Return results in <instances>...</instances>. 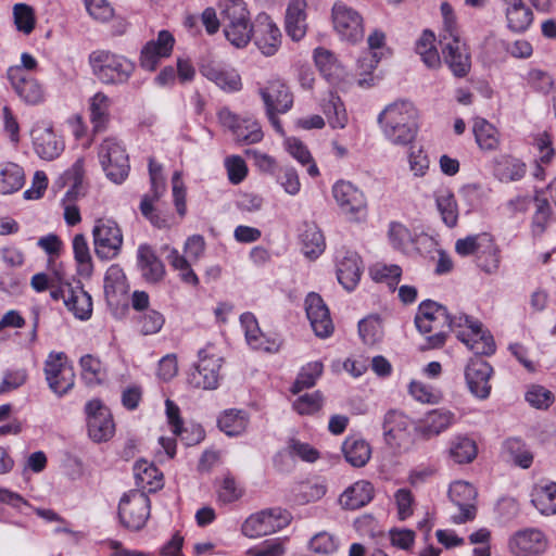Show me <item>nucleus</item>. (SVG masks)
<instances>
[{
    "mask_svg": "<svg viewBox=\"0 0 556 556\" xmlns=\"http://www.w3.org/2000/svg\"><path fill=\"white\" fill-rule=\"evenodd\" d=\"M417 117V109L410 101L396 100L380 112L377 122L388 141L407 146L416 138Z\"/></svg>",
    "mask_w": 556,
    "mask_h": 556,
    "instance_id": "1",
    "label": "nucleus"
},
{
    "mask_svg": "<svg viewBox=\"0 0 556 556\" xmlns=\"http://www.w3.org/2000/svg\"><path fill=\"white\" fill-rule=\"evenodd\" d=\"M450 323V313L445 306L430 300L422 302L415 316V325L426 336L424 349L441 348L448 334Z\"/></svg>",
    "mask_w": 556,
    "mask_h": 556,
    "instance_id": "2",
    "label": "nucleus"
},
{
    "mask_svg": "<svg viewBox=\"0 0 556 556\" xmlns=\"http://www.w3.org/2000/svg\"><path fill=\"white\" fill-rule=\"evenodd\" d=\"M88 63L93 76L104 85L126 84L135 72L134 62L110 50L92 51Z\"/></svg>",
    "mask_w": 556,
    "mask_h": 556,
    "instance_id": "3",
    "label": "nucleus"
},
{
    "mask_svg": "<svg viewBox=\"0 0 556 556\" xmlns=\"http://www.w3.org/2000/svg\"><path fill=\"white\" fill-rule=\"evenodd\" d=\"M198 358L194 370L190 374L189 382L199 389L216 390L222 379L220 370L224 358L212 344L201 349L198 352Z\"/></svg>",
    "mask_w": 556,
    "mask_h": 556,
    "instance_id": "4",
    "label": "nucleus"
},
{
    "mask_svg": "<svg viewBox=\"0 0 556 556\" xmlns=\"http://www.w3.org/2000/svg\"><path fill=\"white\" fill-rule=\"evenodd\" d=\"M43 374L49 389L59 397L67 394L75 386V371L64 352L51 351L45 363Z\"/></svg>",
    "mask_w": 556,
    "mask_h": 556,
    "instance_id": "5",
    "label": "nucleus"
},
{
    "mask_svg": "<svg viewBox=\"0 0 556 556\" xmlns=\"http://www.w3.org/2000/svg\"><path fill=\"white\" fill-rule=\"evenodd\" d=\"M98 156L111 181L121 184L127 178L130 169L129 157L125 146L117 138H105L99 147Z\"/></svg>",
    "mask_w": 556,
    "mask_h": 556,
    "instance_id": "6",
    "label": "nucleus"
},
{
    "mask_svg": "<svg viewBox=\"0 0 556 556\" xmlns=\"http://www.w3.org/2000/svg\"><path fill=\"white\" fill-rule=\"evenodd\" d=\"M332 197L341 213L354 223L364 222L367 217V199L364 192L346 180L337 181L331 189Z\"/></svg>",
    "mask_w": 556,
    "mask_h": 556,
    "instance_id": "7",
    "label": "nucleus"
},
{
    "mask_svg": "<svg viewBox=\"0 0 556 556\" xmlns=\"http://www.w3.org/2000/svg\"><path fill=\"white\" fill-rule=\"evenodd\" d=\"M96 255L101 260L115 258L123 245V232L118 224L106 217L96 219L92 228Z\"/></svg>",
    "mask_w": 556,
    "mask_h": 556,
    "instance_id": "8",
    "label": "nucleus"
},
{
    "mask_svg": "<svg viewBox=\"0 0 556 556\" xmlns=\"http://www.w3.org/2000/svg\"><path fill=\"white\" fill-rule=\"evenodd\" d=\"M150 498L143 492L131 490L118 504V517L123 526L132 531L142 529L150 517Z\"/></svg>",
    "mask_w": 556,
    "mask_h": 556,
    "instance_id": "9",
    "label": "nucleus"
},
{
    "mask_svg": "<svg viewBox=\"0 0 556 556\" xmlns=\"http://www.w3.org/2000/svg\"><path fill=\"white\" fill-rule=\"evenodd\" d=\"M291 518V514L286 509H265L251 515L243 522L241 530L249 538L268 535L286 528L290 523Z\"/></svg>",
    "mask_w": 556,
    "mask_h": 556,
    "instance_id": "10",
    "label": "nucleus"
},
{
    "mask_svg": "<svg viewBox=\"0 0 556 556\" xmlns=\"http://www.w3.org/2000/svg\"><path fill=\"white\" fill-rule=\"evenodd\" d=\"M220 125L227 128L237 143L254 144L262 141L264 134L260 123L250 116H239L228 108H222L217 112Z\"/></svg>",
    "mask_w": 556,
    "mask_h": 556,
    "instance_id": "11",
    "label": "nucleus"
},
{
    "mask_svg": "<svg viewBox=\"0 0 556 556\" xmlns=\"http://www.w3.org/2000/svg\"><path fill=\"white\" fill-rule=\"evenodd\" d=\"M332 24L339 37L350 43H357L364 38V22L361 14L343 2L332 7Z\"/></svg>",
    "mask_w": 556,
    "mask_h": 556,
    "instance_id": "12",
    "label": "nucleus"
},
{
    "mask_svg": "<svg viewBox=\"0 0 556 556\" xmlns=\"http://www.w3.org/2000/svg\"><path fill=\"white\" fill-rule=\"evenodd\" d=\"M85 412L88 434L93 442H106L113 438L115 425L110 409L101 401L90 400L85 406Z\"/></svg>",
    "mask_w": 556,
    "mask_h": 556,
    "instance_id": "13",
    "label": "nucleus"
},
{
    "mask_svg": "<svg viewBox=\"0 0 556 556\" xmlns=\"http://www.w3.org/2000/svg\"><path fill=\"white\" fill-rule=\"evenodd\" d=\"M444 63L455 77L463 78L471 68V55L462 37H445L439 40Z\"/></svg>",
    "mask_w": 556,
    "mask_h": 556,
    "instance_id": "14",
    "label": "nucleus"
},
{
    "mask_svg": "<svg viewBox=\"0 0 556 556\" xmlns=\"http://www.w3.org/2000/svg\"><path fill=\"white\" fill-rule=\"evenodd\" d=\"M200 74L225 92H237L242 88L241 76L233 67L214 60L203 59L199 64Z\"/></svg>",
    "mask_w": 556,
    "mask_h": 556,
    "instance_id": "15",
    "label": "nucleus"
},
{
    "mask_svg": "<svg viewBox=\"0 0 556 556\" xmlns=\"http://www.w3.org/2000/svg\"><path fill=\"white\" fill-rule=\"evenodd\" d=\"M252 29V38L262 54L275 55L281 46L282 35L273 18L266 13L257 14Z\"/></svg>",
    "mask_w": 556,
    "mask_h": 556,
    "instance_id": "16",
    "label": "nucleus"
},
{
    "mask_svg": "<svg viewBox=\"0 0 556 556\" xmlns=\"http://www.w3.org/2000/svg\"><path fill=\"white\" fill-rule=\"evenodd\" d=\"M8 78L15 92L25 103L37 105L45 101L46 91L43 86L21 67H10Z\"/></svg>",
    "mask_w": 556,
    "mask_h": 556,
    "instance_id": "17",
    "label": "nucleus"
},
{
    "mask_svg": "<svg viewBox=\"0 0 556 556\" xmlns=\"http://www.w3.org/2000/svg\"><path fill=\"white\" fill-rule=\"evenodd\" d=\"M508 546L515 556H540L547 549L548 541L541 530L529 528L516 532Z\"/></svg>",
    "mask_w": 556,
    "mask_h": 556,
    "instance_id": "18",
    "label": "nucleus"
},
{
    "mask_svg": "<svg viewBox=\"0 0 556 556\" xmlns=\"http://www.w3.org/2000/svg\"><path fill=\"white\" fill-rule=\"evenodd\" d=\"M175 43L174 36L167 30H161L156 39L148 41L140 52V66L149 72L156 70L159 63L168 58Z\"/></svg>",
    "mask_w": 556,
    "mask_h": 556,
    "instance_id": "19",
    "label": "nucleus"
},
{
    "mask_svg": "<svg viewBox=\"0 0 556 556\" xmlns=\"http://www.w3.org/2000/svg\"><path fill=\"white\" fill-rule=\"evenodd\" d=\"M448 496L459 509V514L453 517L455 523H464L475 518L477 491L472 484L455 481L450 485Z\"/></svg>",
    "mask_w": 556,
    "mask_h": 556,
    "instance_id": "20",
    "label": "nucleus"
},
{
    "mask_svg": "<svg viewBox=\"0 0 556 556\" xmlns=\"http://www.w3.org/2000/svg\"><path fill=\"white\" fill-rule=\"evenodd\" d=\"M33 146L37 155L52 161L64 151L65 143L51 126L37 124L31 130Z\"/></svg>",
    "mask_w": 556,
    "mask_h": 556,
    "instance_id": "21",
    "label": "nucleus"
},
{
    "mask_svg": "<svg viewBox=\"0 0 556 556\" xmlns=\"http://www.w3.org/2000/svg\"><path fill=\"white\" fill-rule=\"evenodd\" d=\"M260 96L264 102L266 113L278 111L288 112L293 104V97L289 87L280 78H273L265 87L260 88Z\"/></svg>",
    "mask_w": 556,
    "mask_h": 556,
    "instance_id": "22",
    "label": "nucleus"
},
{
    "mask_svg": "<svg viewBox=\"0 0 556 556\" xmlns=\"http://www.w3.org/2000/svg\"><path fill=\"white\" fill-rule=\"evenodd\" d=\"M506 27L515 34L526 33L534 21V13L523 0H501Z\"/></svg>",
    "mask_w": 556,
    "mask_h": 556,
    "instance_id": "23",
    "label": "nucleus"
},
{
    "mask_svg": "<svg viewBox=\"0 0 556 556\" xmlns=\"http://www.w3.org/2000/svg\"><path fill=\"white\" fill-rule=\"evenodd\" d=\"M305 309L315 334L328 338L333 332V323L320 295L314 292L309 293L305 299Z\"/></svg>",
    "mask_w": 556,
    "mask_h": 556,
    "instance_id": "24",
    "label": "nucleus"
},
{
    "mask_svg": "<svg viewBox=\"0 0 556 556\" xmlns=\"http://www.w3.org/2000/svg\"><path fill=\"white\" fill-rule=\"evenodd\" d=\"M492 367L481 357L471 358L465 370V378L470 392L484 400L490 395Z\"/></svg>",
    "mask_w": 556,
    "mask_h": 556,
    "instance_id": "25",
    "label": "nucleus"
},
{
    "mask_svg": "<svg viewBox=\"0 0 556 556\" xmlns=\"http://www.w3.org/2000/svg\"><path fill=\"white\" fill-rule=\"evenodd\" d=\"M363 273L361 256L354 251H344L337 257V278L342 287L352 291L356 288Z\"/></svg>",
    "mask_w": 556,
    "mask_h": 556,
    "instance_id": "26",
    "label": "nucleus"
},
{
    "mask_svg": "<svg viewBox=\"0 0 556 556\" xmlns=\"http://www.w3.org/2000/svg\"><path fill=\"white\" fill-rule=\"evenodd\" d=\"M456 421L453 412L445 408H437L428 412L418 421L417 432L425 439L438 437L446 431Z\"/></svg>",
    "mask_w": 556,
    "mask_h": 556,
    "instance_id": "27",
    "label": "nucleus"
},
{
    "mask_svg": "<svg viewBox=\"0 0 556 556\" xmlns=\"http://www.w3.org/2000/svg\"><path fill=\"white\" fill-rule=\"evenodd\" d=\"M457 338L476 355H491L495 351L492 336L482 330L477 320L467 330H459Z\"/></svg>",
    "mask_w": 556,
    "mask_h": 556,
    "instance_id": "28",
    "label": "nucleus"
},
{
    "mask_svg": "<svg viewBox=\"0 0 556 556\" xmlns=\"http://www.w3.org/2000/svg\"><path fill=\"white\" fill-rule=\"evenodd\" d=\"M240 323L244 329L248 344L257 351L277 352L279 343L276 339L266 337L260 329L258 323L252 313H243L240 316Z\"/></svg>",
    "mask_w": 556,
    "mask_h": 556,
    "instance_id": "29",
    "label": "nucleus"
},
{
    "mask_svg": "<svg viewBox=\"0 0 556 556\" xmlns=\"http://www.w3.org/2000/svg\"><path fill=\"white\" fill-rule=\"evenodd\" d=\"M306 0H290L286 10V31L293 40H301L307 30Z\"/></svg>",
    "mask_w": 556,
    "mask_h": 556,
    "instance_id": "30",
    "label": "nucleus"
},
{
    "mask_svg": "<svg viewBox=\"0 0 556 556\" xmlns=\"http://www.w3.org/2000/svg\"><path fill=\"white\" fill-rule=\"evenodd\" d=\"M410 421L403 413L391 409L383 418V437L387 444L391 446H400L408 433Z\"/></svg>",
    "mask_w": 556,
    "mask_h": 556,
    "instance_id": "31",
    "label": "nucleus"
},
{
    "mask_svg": "<svg viewBox=\"0 0 556 556\" xmlns=\"http://www.w3.org/2000/svg\"><path fill=\"white\" fill-rule=\"evenodd\" d=\"M135 482L139 492L152 493L163 486V475L153 465L147 460H137L134 465Z\"/></svg>",
    "mask_w": 556,
    "mask_h": 556,
    "instance_id": "32",
    "label": "nucleus"
},
{
    "mask_svg": "<svg viewBox=\"0 0 556 556\" xmlns=\"http://www.w3.org/2000/svg\"><path fill=\"white\" fill-rule=\"evenodd\" d=\"M372 497V484L368 481L359 480L344 490L339 497V502L343 508L354 510L367 505Z\"/></svg>",
    "mask_w": 556,
    "mask_h": 556,
    "instance_id": "33",
    "label": "nucleus"
},
{
    "mask_svg": "<svg viewBox=\"0 0 556 556\" xmlns=\"http://www.w3.org/2000/svg\"><path fill=\"white\" fill-rule=\"evenodd\" d=\"M138 266L143 278L149 282H157L165 275V267L162 261L155 255L153 249L148 244H141L137 251Z\"/></svg>",
    "mask_w": 556,
    "mask_h": 556,
    "instance_id": "34",
    "label": "nucleus"
},
{
    "mask_svg": "<svg viewBox=\"0 0 556 556\" xmlns=\"http://www.w3.org/2000/svg\"><path fill=\"white\" fill-rule=\"evenodd\" d=\"M299 237L306 257L315 260L325 251V237L315 223H303Z\"/></svg>",
    "mask_w": 556,
    "mask_h": 556,
    "instance_id": "35",
    "label": "nucleus"
},
{
    "mask_svg": "<svg viewBox=\"0 0 556 556\" xmlns=\"http://www.w3.org/2000/svg\"><path fill=\"white\" fill-rule=\"evenodd\" d=\"M127 292L126 276L118 265L108 268L104 277V294L110 305H118Z\"/></svg>",
    "mask_w": 556,
    "mask_h": 556,
    "instance_id": "36",
    "label": "nucleus"
},
{
    "mask_svg": "<svg viewBox=\"0 0 556 556\" xmlns=\"http://www.w3.org/2000/svg\"><path fill=\"white\" fill-rule=\"evenodd\" d=\"M65 306L76 318L86 320L92 313V300L90 294L84 290L79 282L67 288Z\"/></svg>",
    "mask_w": 556,
    "mask_h": 556,
    "instance_id": "37",
    "label": "nucleus"
},
{
    "mask_svg": "<svg viewBox=\"0 0 556 556\" xmlns=\"http://www.w3.org/2000/svg\"><path fill=\"white\" fill-rule=\"evenodd\" d=\"M112 100L104 92L94 93L89 100L90 123L93 131L100 132L108 128L111 119Z\"/></svg>",
    "mask_w": 556,
    "mask_h": 556,
    "instance_id": "38",
    "label": "nucleus"
},
{
    "mask_svg": "<svg viewBox=\"0 0 556 556\" xmlns=\"http://www.w3.org/2000/svg\"><path fill=\"white\" fill-rule=\"evenodd\" d=\"M342 452L346 462L353 467H364L371 457V446L363 438L348 437L342 444Z\"/></svg>",
    "mask_w": 556,
    "mask_h": 556,
    "instance_id": "39",
    "label": "nucleus"
},
{
    "mask_svg": "<svg viewBox=\"0 0 556 556\" xmlns=\"http://www.w3.org/2000/svg\"><path fill=\"white\" fill-rule=\"evenodd\" d=\"M437 210L442 222L450 228L457 225L458 205L453 191L446 187L439 188L434 192Z\"/></svg>",
    "mask_w": 556,
    "mask_h": 556,
    "instance_id": "40",
    "label": "nucleus"
},
{
    "mask_svg": "<svg viewBox=\"0 0 556 556\" xmlns=\"http://www.w3.org/2000/svg\"><path fill=\"white\" fill-rule=\"evenodd\" d=\"M472 132L476 142L482 151H495L500 147L501 136L496 127L482 117L473 119Z\"/></svg>",
    "mask_w": 556,
    "mask_h": 556,
    "instance_id": "41",
    "label": "nucleus"
},
{
    "mask_svg": "<svg viewBox=\"0 0 556 556\" xmlns=\"http://www.w3.org/2000/svg\"><path fill=\"white\" fill-rule=\"evenodd\" d=\"M531 502L543 515L556 514V482H540L534 485Z\"/></svg>",
    "mask_w": 556,
    "mask_h": 556,
    "instance_id": "42",
    "label": "nucleus"
},
{
    "mask_svg": "<svg viewBox=\"0 0 556 556\" xmlns=\"http://www.w3.org/2000/svg\"><path fill=\"white\" fill-rule=\"evenodd\" d=\"M25 184L24 169L16 163H0V193L11 194L22 189Z\"/></svg>",
    "mask_w": 556,
    "mask_h": 556,
    "instance_id": "43",
    "label": "nucleus"
},
{
    "mask_svg": "<svg viewBox=\"0 0 556 556\" xmlns=\"http://www.w3.org/2000/svg\"><path fill=\"white\" fill-rule=\"evenodd\" d=\"M370 56L358 61V67L364 74L370 75L380 60L386 55V35L381 30H374L367 39Z\"/></svg>",
    "mask_w": 556,
    "mask_h": 556,
    "instance_id": "44",
    "label": "nucleus"
},
{
    "mask_svg": "<svg viewBox=\"0 0 556 556\" xmlns=\"http://www.w3.org/2000/svg\"><path fill=\"white\" fill-rule=\"evenodd\" d=\"M535 206L534 213L531 218V233L533 237H541L547 229L552 219V207L548 200L536 191L533 197Z\"/></svg>",
    "mask_w": 556,
    "mask_h": 556,
    "instance_id": "45",
    "label": "nucleus"
},
{
    "mask_svg": "<svg viewBox=\"0 0 556 556\" xmlns=\"http://www.w3.org/2000/svg\"><path fill=\"white\" fill-rule=\"evenodd\" d=\"M484 248L491 249L493 252L495 251L493 248V237L486 232L467 236L455 242V251L460 256L473 254L479 256Z\"/></svg>",
    "mask_w": 556,
    "mask_h": 556,
    "instance_id": "46",
    "label": "nucleus"
},
{
    "mask_svg": "<svg viewBox=\"0 0 556 556\" xmlns=\"http://www.w3.org/2000/svg\"><path fill=\"white\" fill-rule=\"evenodd\" d=\"M434 41V34L430 30H425L417 40L415 47L417 54L429 68H439L441 66V56Z\"/></svg>",
    "mask_w": 556,
    "mask_h": 556,
    "instance_id": "47",
    "label": "nucleus"
},
{
    "mask_svg": "<svg viewBox=\"0 0 556 556\" xmlns=\"http://www.w3.org/2000/svg\"><path fill=\"white\" fill-rule=\"evenodd\" d=\"M248 416L243 410L226 409L219 416L218 428L229 437L242 434L248 427Z\"/></svg>",
    "mask_w": 556,
    "mask_h": 556,
    "instance_id": "48",
    "label": "nucleus"
},
{
    "mask_svg": "<svg viewBox=\"0 0 556 556\" xmlns=\"http://www.w3.org/2000/svg\"><path fill=\"white\" fill-rule=\"evenodd\" d=\"M477 452L476 442L468 437L458 435L450 442V456L457 464L471 463L476 458Z\"/></svg>",
    "mask_w": 556,
    "mask_h": 556,
    "instance_id": "49",
    "label": "nucleus"
},
{
    "mask_svg": "<svg viewBox=\"0 0 556 556\" xmlns=\"http://www.w3.org/2000/svg\"><path fill=\"white\" fill-rule=\"evenodd\" d=\"M321 106L328 124L332 128L345 127L348 123V114L341 99L337 94L330 92Z\"/></svg>",
    "mask_w": 556,
    "mask_h": 556,
    "instance_id": "50",
    "label": "nucleus"
},
{
    "mask_svg": "<svg viewBox=\"0 0 556 556\" xmlns=\"http://www.w3.org/2000/svg\"><path fill=\"white\" fill-rule=\"evenodd\" d=\"M287 151L303 166H307L306 170L309 176L316 177L319 175L318 167L314 162L307 147L298 138L290 137L285 140Z\"/></svg>",
    "mask_w": 556,
    "mask_h": 556,
    "instance_id": "51",
    "label": "nucleus"
},
{
    "mask_svg": "<svg viewBox=\"0 0 556 556\" xmlns=\"http://www.w3.org/2000/svg\"><path fill=\"white\" fill-rule=\"evenodd\" d=\"M223 25L226 39L236 48H244L252 39L250 22H228Z\"/></svg>",
    "mask_w": 556,
    "mask_h": 556,
    "instance_id": "52",
    "label": "nucleus"
},
{
    "mask_svg": "<svg viewBox=\"0 0 556 556\" xmlns=\"http://www.w3.org/2000/svg\"><path fill=\"white\" fill-rule=\"evenodd\" d=\"M218 9L223 24L228 22H250V13L243 0H219Z\"/></svg>",
    "mask_w": 556,
    "mask_h": 556,
    "instance_id": "53",
    "label": "nucleus"
},
{
    "mask_svg": "<svg viewBox=\"0 0 556 556\" xmlns=\"http://www.w3.org/2000/svg\"><path fill=\"white\" fill-rule=\"evenodd\" d=\"M358 333L363 342L372 345L383 338L382 321L378 316H368L358 323Z\"/></svg>",
    "mask_w": 556,
    "mask_h": 556,
    "instance_id": "54",
    "label": "nucleus"
},
{
    "mask_svg": "<svg viewBox=\"0 0 556 556\" xmlns=\"http://www.w3.org/2000/svg\"><path fill=\"white\" fill-rule=\"evenodd\" d=\"M323 369L324 366L320 362H312L304 366L291 388L292 393L295 394L313 387L321 376Z\"/></svg>",
    "mask_w": 556,
    "mask_h": 556,
    "instance_id": "55",
    "label": "nucleus"
},
{
    "mask_svg": "<svg viewBox=\"0 0 556 556\" xmlns=\"http://www.w3.org/2000/svg\"><path fill=\"white\" fill-rule=\"evenodd\" d=\"M159 199L154 198V194H144L140 202V212L154 227L160 229L169 228L168 217L159 212L153 205Z\"/></svg>",
    "mask_w": 556,
    "mask_h": 556,
    "instance_id": "56",
    "label": "nucleus"
},
{
    "mask_svg": "<svg viewBox=\"0 0 556 556\" xmlns=\"http://www.w3.org/2000/svg\"><path fill=\"white\" fill-rule=\"evenodd\" d=\"M85 175V160L83 157L77 159L71 168L65 170L63 175L59 178L56 184L60 187H65L70 185L71 188L67 191H74V194L80 193L81 182Z\"/></svg>",
    "mask_w": 556,
    "mask_h": 556,
    "instance_id": "57",
    "label": "nucleus"
},
{
    "mask_svg": "<svg viewBox=\"0 0 556 556\" xmlns=\"http://www.w3.org/2000/svg\"><path fill=\"white\" fill-rule=\"evenodd\" d=\"M504 446L515 464L519 467L527 469L532 465L533 455L521 440L517 438L507 439Z\"/></svg>",
    "mask_w": 556,
    "mask_h": 556,
    "instance_id": "58",
    "label": "nucleus"
},
{
    "mask_svg": "<svg viewBox=\"0 0 556 556\" xmlns=\"http://www.w3.org/2000/svg\"><path fill=\"white\" fill-rule=\"evenodd\" d=\"M339 548V540L327 531H320L313 535L308 542V549L315 554L330 555Z\"/></svg>",
    "mask_w": 556,
    "mask_h": 556,
    "instance_id": "59",
    "label": "nucleus"
},
{
    "mask_svg": "<svg viewBox=\"0 0 556 556\" xmlns=\"http://www.w3.org/2000/svg\"><path fill=\"white\" fill-rule=\"evenodd\" d=\"M370 276L375 281L386 282L393 287L402 276V268L395 264L376 263L370 267Z\"/></svg>",
    "mask_w": 556,
    "mask_h": 556,
    "instance_id": "60",
    "label": "nucleus"
},
{
    "mask_svg": "<svg viewBox=\"0 0 556 556\" xmlns=\"http://www.w3.org/2000/svg\"><path fill=\"white\" fill-rule=\"evenodd\" d=\"M165 318L163 314L155 309H147L137 318V325L142 334H155L157 333L164 326Z\"/></svg>",
    "mask_w": 556,
    "mask_h": 556,
    "instance_id": "61",
    "label": "nucleus"
},
{
    "mask_svg": "<svg viewBox=\"0 0 556 556\" xmlns=\"http://www.w3.org/2000/svg\"><path fill=\"white\" fill-rule=\"evenodd\" d=\"M13 16L18 31L29 35L34 30L36 17L31 7L25 3H16L13 7Z\"/></svg>",
    "mask_w": 556,
    "mask_h": 556,
    "instance_id": "62",
    "label": "nucleus"
},
{
    "mask_svg": "<svg viewBox=\"0 0 556 556\" xmlns=\"http://www.w3.org/2000/svg\"><path fill=\"white\" fill-rule=\"evenodd\" d=\"M526 80L531 89L542 94H548L555 86L553 76L539 68H532L528 72Z\"/></svg>",
    "mask_w": 556,
    "mask_h": 556,
    "instance_id": "63",
    "label": "nucleus"
},
{
    "mask_svg": "<svg viewBox=\"0 0 556 556\" xmlns=\"http://www.w3.org/2000/svg\"><path fill=\"white\" fill-rule=\"evenodd\" d=\"M526 174V165L516 159H506L496 168L501 181L509 182L521 179Z\"/></svg>",
    "mask_w": 556,
    "mask_h": 556,
    "instance_id": "64",
    "label": "nucleus"
}]
</instances>
